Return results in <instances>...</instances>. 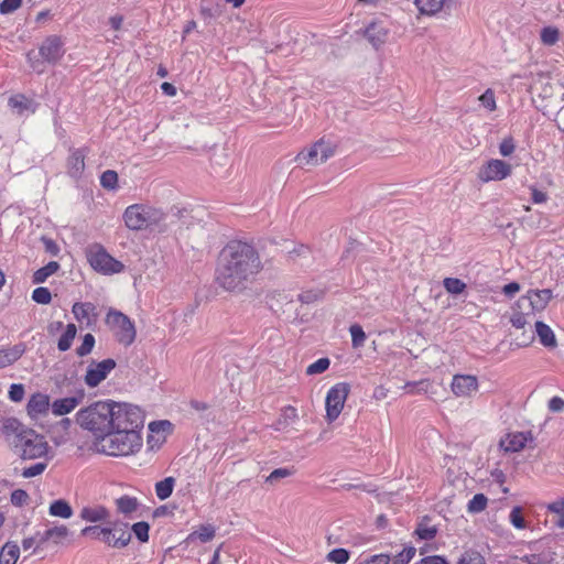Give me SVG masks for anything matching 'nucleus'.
<instances>
[{"label": "nucleus", "instance_id": "2eb2a0df", "mask_svg": "<svg viewBox=\"0 0 564 564\" xmlns=\"http://www.w3.org/2000/svg\"><path fill=\"white\" fill-rule=\"evenodd\" d=\"M364 35L376 48H380L387 41L389 29L382 22L373 21L364 31Z\"/></svg>", "mask_w": 564, "mask_h": 564}, {"label": "nucleus", "instance_id": "f257e3e1", "mask_svg": "<svg viewBox=\"0 0 564 564\" xmlns=\"http://www.w3.org/2000/svg\"><path fill=\"white\" fill-rule=\"evenodd\" d=\"M262 268L260 256L251 245L231 241L219 252L215 281L225 291L240 293L254 281Z\"/></svg>", "mask_w": 564, "mask_h": 564}, {"label": "nucleus", "instance_id": "2f4dec72", "mask_svg": "<svg viewBox=\"0 0 564 564\" xmlns=\"http://www.w3.org/2000/svg\"><path fill=\"white\" fill-rule=\"evenodd\" d=\"M175 487V478L166 477L163 480H160L155 484L154 490L156 497L163 501L171 497Z\"/></svg>", "mask_w": 564, "mask_h": 564}, {"label": "nucleus", "instance_id": "3c124183", "mask_svg": "<svg viewBox=\"0 0 564 564\" xmlns=\"http://www.w3.org/2000/svg\"><path fill=\"white\" fill-rule=\"evenodd\" d=\"M46 467H47L46 459H45V462H39L30 467L23 468L22 476L24 478H32V477L39 476L45 471Z\"/></svg>", "mask_w": 564, "mask_h": 564}, {"label": "nucleus", "instance_id": "37998d69", "mask_svg": "<svg viewBox=\"0 0 564 564\" xmlns=\"http://www.w3.org/2000/svg\"><path fill=\"white\" fill-rule=\"evenodd\" d=\"M100 184L104 188L113 191L118 187V174L112 170L105 171L100 176Z\"/></svg>", "mask_w": 564, "mask_h": 564}, {"label": "nucleus", "instance_id": "1a4fd4ad", "mask_svg": "<svg viewBox=\"0 0 564 564\" xmlns=\"http://www.w3.org/2000/svg\"><path fill=\"white\" fill-rule=\"evenodd\" d=\"M336 152V145L325 139H321L310 148L301 151L295 160L300 165L316 166L326 162Z\"/></svg>", "mask_w": 564, "mask_h": 564}, {"label": "nucleus", "instance_id": "e433bc0d", "mask_svg": "<svg viewBox=\"0 0 564 564\" xmlns=\"http://www.w3.org/2000/svg\"><path fill=\"white\" fill-rule=\"evenodd\" d=\"M95 306L91 303H75L72 312L78 322H90V315L94 312Z\"/></svg>", "mask_w": 564, "mask_h": 564}, {"label": "nucleus", "instance_id": "aec40b11", "mask_svg": "<svg viewBox=\"0 0 564 564\" xmlns=\"http://www.w3.org/2000/svg\"><path fill=\"white\" fill-rule=\"evenodd\" d=\"M79 517L87 522H102L110 517V511L101 505L86 506L80 510Z\"/></svg>", "mask_w": 564, "mask_h": 564}, {"label": "nucleus", "instance_id": "69168bd1", "mask_svg": "<svg viewBox=\"0 0 564 564\" xmlns=\"http://www.w3.org/2000/svg\"><path fill=\"white\" fill-rule=\"evenodd\" d=\"M549 411L553 413H560L564 411V399L561 397H553L549 400L547 403Z\"/></svg>", "mask_w": 564, "mask_h": 564}, {"label": "nucleus", "instance_id": "e2e57ef3", "mask_svg": "<svg viewBox=\"0 0 564 564\" xmlns=\"http://www.w3.org/2000/svg\"><path fill=\"white\" fill-rule=\"evenodd\" d=\"M492 161H488L487 164L479 171L478 177L481 182L487 183L494 180Z\"/></svg>", "mask_w": 564, "mask_h": 564}, {"label": "nucleus", "instance_id": "393cba45", "mask_svg": "<svg viewBox=\"0 0 564 564\" xmlns=\"http://www.w3.org/2000/svg\"><path fill=\"white\" fill-rule=\"evenodd\" d=\"M23 354L24 347L22 345L0 349V368L12 365L20 359Z\"/></svg>", "mask_w": 564, "mask_h": 564}, {"label": "nucleus", "instance_id": "423d86ee", "mask_svg": "<svg viewBox=\"0 0 564 564\" xmlns=\"http://www.w3.org/2000/svg\"><path fill=\"white\" fill-rule=\"evenodd\" d=\"M110 425V432H141L144 426V412L137 405L112 401Z\"/></svg>", "mask_w": 564, "mask_h": 564}, {"label": "nucleus", "instance_id": "052dcab7", "mask_svg": "<svg viewBox=\"0 0 564 564\" xmlns=\"http://www.w3.org/2000/svg\"><path fill=\"white\" fill-rule=\"evenodd\" d=\"M24 393H25V391H24L23 384L13 383V384H11L10 390H9V398L13 402H20L23 400Z\"/></svg>", "mask_w": 564, "mask_h": 564}, {"label": "nucleus", "instance_id": "4c0bfd02", "mask_svg": "<svg viewBox=\"0 0 564 564\" xmlns=\"http://www.w3.org/2000/svg\"><path fill=\"white\" fill-rule=\"evenodd\" d=\"M517 148H518V142L511 134L505 135L498 144L499 153L503 158L511 159V156L516 152Z\"/></svg>", "mask_w": 564, "mask_h": 564}, {"label": "nucleus", "instance_id": "6ab92c4d", "mask_svg": "<svg viewBox=\"0 0 564 564\" xmlns=\"http://www.w3.org/2000/svg\"><path fill=\"white\" fill-rule=\"evenodd\" d=\"M83 397H66L52 402L51 411L55 416H63L73 412L82 402Z\"/></svg>", "mask_w": 564, "mask_h": 564}, {"label": "nucleus", "instance_id": "7c9ffc66", "mask_svg": "<svg viewBox=\"0 0 564 564\" xmlns=\"http://www.w3.org/2000/svg\"><path fill=\"white\" fill-rule=\"evenodd\" d=\"M131 541V533L124 528L112 529L110 536V546L116 549L126 547Z\"/></svg>", "mask_w": 564, "mask_h": 564}, {"label": "nucleus", "instance_id": "a211bd4d", "mask_svg": "<svg viewBox=\"0 0 564 564\" xmlns=\"http://www.w3.org/2000/svg\"><path fill=\"white\" fill-rule=\"evenodd\" d=\"M85 171V150L75 149L70 151L67 159V173L73 178H79Z\"/></svg>", "mask_w": 564, "mask_h": 564}, {"label": "nucleus", "instance_id": "412c9836", "mask_svg": "<svg viewBox=\"0 0 564 564\" xmlns=\"http://www.w3.org/2000/svg\"><path fill=\"white\" fill-rule=\"evenodd\" d=\"M527 441L524 433L508 434L506 438L500 440L499 447L507 453H516L524 448Z\"/></svg>", "mask_w": 564, "mask_h": 564}, {"label": "nucleus", "instance_id": "b1692460", "mask_svg": "<svg viewBox=\"0 0 564 564\" xmlns=\"http://www.w3.org/2000/svg\"><path fill=\"white\" fill-rule=\"evenodd\" d=\"M299 419L297 411L294 406L288 405L281 410V414L274 423L275 431H282L288 426L294 424Z\"/></svg>", "mask_w": 564, "mask_h": 564}, {"label": "nucleus", "instance_id": "774afa93", "mask_svg": "<svg viewBox=\"0 0 564 564\" xmlns=\"http://www.w3.org/2000/svg\"><path fill=\"white\" fill-rule=\"evenodd\" d=\"M547 512H564V497L557 498L546 505Z\"/></svg>", "mask_w": 564, "mask_h": 564}, {"label": "nucleus", "instance_id": "c03bdc74", "mask_svg": "<svg viewBox=\"0 0 564 564\" xmlns=\"http://www.w3.org/2000/svg\"><path fill=\"white\" fill-rule=\"evenodd\" d=\"M416 553L415 547L406 546L400 553H398L393 558H391V564H409Z\"/></svg>", "mask_w": 564, "mask_h": 564}, {"label": "nucleus", "instance_id": "dca6fc26", "mask_svg": "<svg viewBox=\"0 0 564 564\" xmlns=\"http://www.w3.org/2000/svg\"><path fill=\"white\" fill-rule=\"evenodd\" d=\"M50 397L44 393H34L29 399L26 411L32 419L45 415L51 410Z\"/></svg>", "mask_w": 564, "mask_h": 564}, {"label": "nucleus", "instance_id": "0e129e2a", "mask_svg": "<svg viewBox=\"0 0 564 564\" xmlns=\"http://www.w3.org/2000/svg\"><path fill=\"white\" fill-rule=\"evenodd\" d=\"M149 429L152 433L160 434L169 432L171 429V423L169 421H159V422H151L149 425Z\"/></svg>", "mask_w": 564, "mask_h": 564}, {"label": "nucleus", "instance_id": "6e6d98bb", "mask_svg": "<svg viewBox=\"0 0 564 564\" xmlns=\"http://www.w3.org/2000/svg\"><path fill=\"white\" fill-rule=\"evenodd\" d=\"M391 557L388 554H376L360 558L356 564H390Z\"/></svg>", "mask_w": 564, "mask_h": 564}, {"label": "nucleus", "instance_id": "20e7f679", "mask_svg": "<svg viewBox=\"0 0 564 564\" xmlns=\"http://www.w3.org/2000/svg\"><path fill=\"white\" fill-rule=\"evenodd\" d=\"M122 219L126 227L132 231H147L160 229L166 219V214L150 204H132L128 206Z\"/></svg>", "mask_w": 564, "mask_h": 564}, {"label": "nucleus", "instance_id": "7ed1b4c3", "mask_svg": "<svg viewBox=\"0 0 564 564\" xmlns=\"http://www.w3.org/2000/svg\"><path fill=\"white\" fill-rule=\"evenodd\" d=\"M112 401H96L76 413L77 424L99 441L110 432Z\"/></svg>", "mask_w": 564, "mask_h": 564}, {"label": "nucleus", "instance_id": "bb28decb", "mask_svg": "<svg viewBox=\"0 0 564 564\" xmlns=\"http://www.w3.org/2000/svg\"><path fill=\"white\" fill-rule=\"evenodd\" d=\"M535 332L536 335L539 336L541 344L544 347L553 348L556 346L555 335L549 325L541 321H538L535 323Z\"/></svg>", "mask_w": 564, "mask_h": 564}, {"label": "nucleus", "instance_id": "f8f14e48", "mask_svg": "<svg viewBox=\"0 0 564 564\" xmlns=\"http://www.w3.org/2000/svg\"><path fill=\"white\" fill-rule=\"evenodd\" d=\"M516 78L523 79L521 85L531 94H536L540 90V87L550 79L547 74L541 70L536 65L524 68L514 74L512 76V80Z\"/></svg>", "mask_w": 564, "mask_h": 564}, {"label": "nucleus", "instance_id": "ddd939ff", "mask_svg": "<svg viewBox=\"0 0 564 564\" xmlns=\"http://www.w3.org/2000/svg\"><path fill=\"white\" fill-rule=\"evenodd\" d=\"M63 42L59 36L52 35L43 41L39 48V53L42 58L50 63H57L64 55Z\"/></svg>", "mask_w": 564, "mask_h": 564}, {"label": "nucleus", "instance_id": "0eeeda50", "mask_svg": "<svg viewBox=\"0 0 564 564\" xmlns=\"http://www.w3.org/2000/svg\"><path fill=\"white\" fill-rule=\"evenodd\" d=\"M85 256L91 269L99 274L113 275L124 270V264L115 259L100 243L89 245Z\"/></svg>", "mask_w": 564, "mask_h": 564}, {"label": "nucleus", "instance_id": "13d9d810", "mask_svg": "<svg viewBox=\"0 0 564 564\" xmlns=\"http://www.w3.org/2000/svg\"><path fill=\"white\" fill-rule=\"evenodd\" d=\"M293 475V470L290 468H276L265 479L267 482L274 484L275 481L286 478Z\"/></svg>", "mask_w": 564, "mask_h": 564}, {"label": "nucleus", "instance_id": "cd10ccee", "mask_svg": "<svg viewBox=\"0 0 564 564\" xmlns=\"http://www.w3.org/2000/svg\"><path fill=\"white\" fill-rule=\"evenodd\" d=\"M20 556V549L13 542H7L0 551V564H15Z\"/></svg>", "mask_w": 564, "mask_h": 564}, {"label": "nucleus", "instance_id": "9b49d317", "mask_svg": "<svg viewBox=\"0 0 564 564\" xmlns=\"http://www.w3.org/2000/svg\"><path fill=\"white\" fill-rule=\"evenodd\" d=\"M116 368V361L111 358L101 361H91L84 376V382L88 388L98 387L107 379L109 373Z\"/></svg>", "mask_w": 564, "mask_h": 564}, {"label": "nucleus", "instance_id": "f03ea898", "mask_svg": "<svg viewBox=\"0 0 564 564\" xmlns=\"http://www.w3.org/2000/svg\"><path fill=\"white\" fill-rule=\"evenodd\" d=\"M0 437L23 460H50L51 447L45 437L24 426L19 420L8 417L0 423Z\"/></svg>", "mask_w": 564, "mask_h": 564}, {"label": "nucleus", "instance_id": "39448f33", "mask_svg": "<svg viewBox=\"0 0 564 564\" xmlns=\"http://www.w3.org/2000/svg\"><path fill=\"white\" fill-rule=\"evenodd\" d=\"M97 451L108 456H129L142 447L141 432L111 431L96 443Z\"/></svg>", "mask_w": 564, "mask_h": 564}, {"label": "nucleus", "instance_id": "8fccbe9b", "mask_svg": "<svg viewBox=\"0 0 564 564\" xmlns=\"http://www.w3.org/2000/svg\"><path fill=\"white\" fill-rule=\"evenodd\" d=\"M330 361L328 358H319L306 368L307 375L323 373L328 369Z\"/></svg>", "mask_w": 564, "mask_h": 564}, {"label": "nucleus", "instance_id": "a19ab883", "mask_svg": "<svg viewBox=\"0 0 564 564\" xmlns=\"http://www.w3.org/2000/svg\"><path fill=\"white\" fill-rule=\"evenodd\" d=\"M488 499L484 494H476L468 502L467 510L470 513H478L485 510Z\"/></svg>", "mask_w": 564, "mask_h": 564}, {"label": "nucleus", "instance_id": "473e14b6", "mask_svg": "<svg viewBox=\"0 0 564 564\" xmlns=\"http://www.w3.org/2000/svg\"><path fill=\"white\" fill-rule=\"evenodd\" d=\"M48 512L53 517H59L63 519H69L73 516L72 507L63 499L52 502Z\"/></svg>", "mask_w": 564, "mask_h": 564}, {"label": "nucleus", "instance_id": "6e6552de", "mask_svg": "<svg viewBox=\"0 0 564 564\" xmlns=\"http://www.w3.org/2000/svg\"><path fill=\"white\" fill-rule=\"evenodd\" d=\"M106 324L113 332L120 344L129 346L134 341L137 336L134 324L123 313L110 310L106 316Z\"/></svg>", "mask_w": 564, "mask_h": 564}, {"label": "nucleus", "instance_id": "de8ad7c7", "mask_svg": "<svg viewBox=\"0 0 564 564\" xmlns=\"http://www.w3.org/2000/svg\"><path fill=\"white\" fill-rule=\"evenodd\" d=\"M133 534L138 538L141 542H148L149 540V530L150 525L148 522L140 521L132 525L131 528Z\"/></svg>", "mask_w": 564, "mask_h": 564}, {"label": "nucleus", "instance_id": "c756f323", "mask_svg": "<svg viewBox=\"0 0 564 564\" xmlns=\"http://www.w3.org/2000/svg\"><path fill=\"white\" fill-rule=\"evenodd\" d=\"M448 0H415L419 11L432 15L440 12Z\"/></svg>", "mask_w": 564, "mask_h": 564}, {"label": "nucleus", "instance_id": "79ce46f5", "mask_svg": "<svg viewBox=\"0 0 564 564\" xmlns=\"http://www.w3.org/2000/svg\"><path fill=\"white\" fill-rule=\"evenodd\" d=\"M349 333L351 335V345L354 348H360L364 346L366 341V333L362 327L358 324H354L349 327Z\"/></svg>", "mask_w": 564, "mask_h": 564}, {"label": "nucleus", "instance_id": "f3484780", "mask_svg": "<svg viewBox=\"0 0 564 564\" xmlns=\"http://www.w3.org/2000/svg\"><path fill=\"white\" fill-rule=\"evenodd\" d=\"M117 512L127 517L133 518L140 511L142 505L137 497L123 495L115 500Z\"/></svg>", "mask_w": 564, "mask_h": 564}, {"label": "nucleus", "instance_id": "a878e982", "mask_svg": "<svg viewBox=\"0 0 564 564\" xmlns=\"http://www.w3.org/2000/svg\"><path fill=\"white\" fill-rule=\"evenodd\" d=\"M216 535V529L212 524H203L186 538V542L191 543L195 540H199L203 543L212 541Z\"/></svg>", "mask_w": 564, "mask_h": 564}, {"label": "nucleus", "instance_id": "c9c22d12", "mask_svg": "<svg viewBox=\"0 0 564 564\" xmlns=\"http://www.w3.org/2000/svg\"><path fill=\"white\" fill-rule=\"evenodd\" d=\"M69 534L67 527L65 525H56L51 529H47L43 536L42 542L53 541L54 543H61L64 539H66Z\"/></svg>", "mask_w": 564, "mask_h": 564}, {"label": "nucleus", "instance_id": "58836bf2", "mask_svg": "<svg viewBox=\"0 0 564 564\" xmlns=\"http://www.w3.org/2000/svg\"><path fill=\"white\" fill-rule=\"evenodd\" d=\"M77 328L74 324H68L66 326L65 332L62 334V336L58 339L57 348L61 351H66L70 348L72 343L76 336Z\"/></svg>", "mask_w": 564, "mask_h": 564}, {"label": "nucleus", "instance_id": "864d4df0", "mask_svg": "<svg viewBox=\"0 0 564 564\" xmlns=\"http://www.w3.org/2000/svg\"><path fill=\"white\" fill-rule=\"evenodd\" d=\"M509 520L511 524L517 529H524L527 527L525 520L522 517V509L519 506L512 508Z\"/></svg>", "mask_w": 564, "mask_h": 564}, {"label": "nucleus", "instance_id": "5701e85b", "mask_svg": "<svg viewBox=\"0 0 564 564\" xmlns=\"http://www.w3.org/2000/svg\"><path fill=\"white\" fill-rule=\"evenodd\" d=\"M111 534H112L111 528H102L99 525H90V527H86L82 530V535L88 536L94 540L102 541L108 546H110Z\"/></svg>", "mask_w": 564, "mask_h": 564}, {"label": "nucleus", "instance_id": "680f3d73", "mask_svg": "<svg viewBox=\"0 0 564 564\" xmlns=\"http://www.w3.org/2000/svg\"><path fill=\"white\" fill-rule=\"evenodd\" d=\"M22 6V0H3L0 3V13L8 14L18 10Z\"/></svg>", "mask_w": 564, "mask_h": 564}, {"label": "nucleus", "instance_id": "ea45409f", "mask_svg": "<svg viewBox=\"0 0 564 564\" xmlns=\"http://www.w3.org/2000/svg\"><path fill=\"white\" fill-rule=\"evenodd\" d=\"M443 285L445 290L453 295L462 294L466 289V283L457 278H445Z\"/></svg>", "mask_w": 564, "mask_h": 564}, {"label": "nucleus", "instance_id": "9d476101", "mask_svg": "<svg viewBox=\"0 0 564 564\" xmlns=\"http://www.w3.org/2000/svg\"><path fill=\"white\" fill-rule=\"evenodd\" d=\"M349 393V384L339 382L333 386L325 399L326 420L332 423L340 415Z\"/></svg>", "mask_w": 564, "mask_h": 564}, {"label": "nucleus", "instance_id": "f704fd0d", "mask_svg": "<svg viewBox=\"0 0 564 564\" xmlns=\"http://www.w3.org/2000/svg\"><path fill=\"white\" fill-rule=\"evenodd\" d=\"M59 269V264L56 261H51L43 268L36 270L33 274V283H44L51 275H53Z\"/></svg>", "mask_w": 564, "mask_h": 564}, {"label": "nucleus", "instance_id": "49530a36", "mask_svg": "<svg viewBox=\"0 0 564 564\" xmlns=\"http://www.w3.org/2000/svg\"><path fill=\"white\" fill-rule=\"evenodd\" d=\"M512 165L510 162L496 159V181H501L510 176Z\"/></svg>", "mask_w": 564, "mask_h": 564}, {"label": "nucleus", "instance_id": "4468645a", "mask_svg": "<svg viewBox=\"0 0 564 564\" xmlns=\"http://www.w3.org/2000/svg\"><path fill=\"white\" fill-rule=\"evenodd\" d=\"M478 389L477 378L469 375H456L452 380V391L458 398L470 397Z\"/></svg>", "mask_w": 564, "mask_h": 564}, {"label": "nucleus", "instance_id": "bf43d9fd", "mask_svg": "<svg viewBox=\"0 0 564 564\" xmlns=\"http://www.w3.org/2000/svg\"><path fill=\"white\" fill-rule=\"evenodd\" d=\"M533 340V333L530 330L527 333L522 332L521 336H517L511 343L510 346H514L516 348L527 347Z\"/></svg>", "mask_w": 564, "mask_h": 564}, {"label": "nucleus", "instance_id": "4be33fe9", "mask_svg": "<svg viewBox=\"0 0 564 564\" xmlns=\"http://www.w3.org/2000/svg\"><path fill=\"white\" fill-rule=\"evenodd\" d=\"M527 299L533 311H542L551 301L552 291L550 289L529 291Z\"/></svg>", "mask_w": 564, "mask_h": 564}, {"label": "nucleus", "instance_id": "72a5a7b5", "mask_svg": "<svg viewBox=\"0 0 564 564\" xmlns=\"http://www.w3.org/2000/svg\"><path fill=\"white\" fill-rule=\"evenodd\" d=\"M9 106L15 110L18 113H23L24 111L34 112L32 101L26 98L24 95H14L9 98Z\"/></svg>", "mask_w": 564, "mask_h": 564}, {"label": "nucleus", "instance_id": "4d7b16f0", "mask_svg": "<svg viewBox=\"0 0 564 564\" xmlns=\"http://www.w3.org/2000/svg\"><path fill=\"white\" fill-rule=\"evenodd\" d=\"M457 564H486L484 557L478 552H466Z\"/></svg>", "mask_w": 564, "mask_h": 564}, {"label": "nucleus", "instance_id": "a18cd8bd", "mask_svg": "<svg viewBox=\"0 0 564 564\" xmlns=\"http://www.w3.org/2000/svg\"><path fill=\"white\" fill-rule=\"evenodd\" d=\"M560 37V32L556 28L545 26L541 31V41L545 45H554Z\"/></svg>", "mask_w": 564, "mask_h": 564}, {"label": "nucleus", "instance_id": "09e8293b", "mask_svg": "<svg viewBox=\"0 0 564 564\" xmlns=\"http://www.w3.org/2000/svg\"><path fill=\"white\" fill-rule=\"evenodd\" d=\"M327 560L336 564H346L349 561V552L345 549H335L327 554Z\"/></svg>", "mask_w": 564, "mask_h": 564}, {"label": "nucleus", "instance_id": "603ef678", "mask_svg": "<svg viewBox=\"0 0 564 564\" xmlns=\"http://www.w3.org/2000/svg\"><path fill=\"white\" fill-rule=\"evenodd\" d=\"M95 346V337L91 334H86L83 338L82 345L76 349V354L79 357L87 356L91 352Z\"/></svg>", "mask_w": 564, "mask_h": 564}, {"label": "nucleus", "instance_id": "c85d7f7f", "mask_svg": "<svg viewBox=\"0 0 564 564\" xmlns=\"http://www.w3.org/2000/svg\"><path fill=\"white\" fill-rule=\"evenodd\" d=\"M414 533L420 540L430 541L436 536L437 528L430 523L429 518H423L419 522Z\"/></svg>", "mask_w": 564, "mask_h": 564}, {"label": "nucleus", "instance_id": "5fc2aeb1", "mask_svg": "<svg viewBox=\"0 0 564 564\" xmlns=\"http://www.w3.org/2000/svg\"><path fill=\"white\" fill-rule=\"evenodd\" d=\"M32 300L39 304H48L52 295L47 288L40 286L33 291Z\"/></svg>", "mask_w": 564, "mask_h": 564}, {"label": "nucleus", "instance_id": "338daca9", "mask_svg": "<svg viewBox=\"0 0 564 564\" xmlns=\"http://www.w3.org/2000/svg\"><path fill=\"white\" fill-rule=\"evenodd\" d=\"M29 499V495L26 491L22 489H17L11 494V502L14 506H23Z\"/></svg>", "mask_w": 564, "mask_h": 564}]
</instances>
